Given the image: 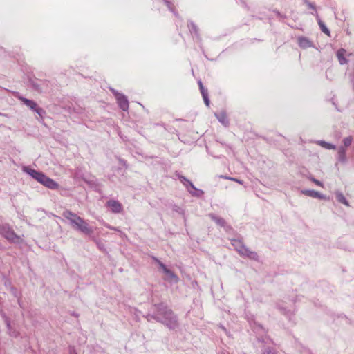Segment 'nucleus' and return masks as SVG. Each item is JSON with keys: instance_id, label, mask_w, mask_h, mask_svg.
Masks as SVG:
<instances>
[{"instance_id": "1", "label": "nucleus", "mask_w": 354, "mask_h": 354, "mask_svg": "<svg viewBox=\"0 0 354 354\" xmlns=\"http://www.w3.org/2000/svg\"><path fill=\"white\" fill-rule=\"evenodd\" d=\"M159 317L157 322L163 324L168 328L174 330L178 328V322L176 315L164 304H158Z\"/></svg>"}, {"instance_id": "2", "label": "nucleus", "mask_w": 354, "mask_h": 354, "mask_svg": "<svg viewBox=\"0 0 354 354\" xmlns=\"http://www.w3.org/2000/svg\"><path fill=\"white\" fill-rule=\"evenodd\" d=\"M23 171L49 189H55L59 187V185L54 180L48 177L42 172L28 168L27 167H24L23 168Z\"/></svg>"}, {"instance_id": "3", "label": "nucleus", "mask_w": 354, "mask_h": 354, "mask_svg": "<svg viewBox=\"0 0 354 354\" xmlns=\"http://www.w3.org/2000/svg\"><path fill=\"white\" fill-rule=\"evenodd\" d=\"M232 245L242 257H246L252 260L259 261V256L257 252L250 251L243 243L239 239H232Z\"/></svg>"}, {"instance_id": "4", "label": "nucleus", "mask_w": 354, "mask_h": 354, "mask_svg": "<svg viewBox=\"0 0 354 354\" xmlns=\"http://www.w3.org/2000/svg\"><path fill=\"white\" fill-rule=\"evenodd\" d=\"M0 234L12 243H20L23 241L22 238L16 234L12 228L7 223L0 225Z\"/></svg>"}, {"instance_id": "5", "label": "nucleus", "mask_w": 354, "mask_h": 354, "mask_svg": "<svg viewBox=\"0 0 354 354\" xmlns=\"http://www.w3.org/2000/svg\"><path fill=\"white\" fill-rule=\"evenodd\" d=\"M71 226L73 229L86 235H91L93 233V230L89 227L88 224L81 217L76 219V221H73V224Z\"/></svg>"}, {"instance_id": "6", "label": "nucleus", "mask_w": 354, "mask_h": 354, "mask_svg": "<svg viewBox=\"0 0 354 354\" xmlns=\"http://www.w3.org/2000/svg\"><path fill=\"white\" fill-rule=\"evenodd\" d=\"M178 178L180 182L187 187L188 192L194 196H201L203 194V192L201 189H198L195 187L193 183L186 178L183 176H178Z\"/></svg>"}, {"instance_id": "7", "label": "nucleus", "mask_w": 354, "mask_h": 354, "mask_svg": "<svg viewBox=\"0 0 354 354\" xmlns=\"http://www.w3.org/2000/svg\"><path fill=\"white\" fill-rule=\"evenodd\" d=\"M18 99L20 100L24 103V104H25L30 109L37 113L40 117H43V115L45 114V111L42 108L39 107L35 101L27 99L22 96H19Z\"/></svg>"}, {"instance_id": "8", "label": "nucleus", "mask_w": 354, "mask_h": 354, "mask_svg": "<svg viewBox=\"0 0 354 354\" xmlns=\"http://www.w3.org/2000/svg\"><path fill=\"white\" fill-rule=\"evenodd\" d=\"M117 102L120 108L124 111H127L129 109V101L127 97L123 94H117L116 98Z\"/></svg>"}, {"instance_id": "9", "label": "nucleus", "mask_w": 354, "mask_h": 354, "mask_svg": "<svg viewBox=\"0 0 354 354\" xmlns=\"http://www.w3.org/2000/svg\"><path fill=\"white\" fill-rule=\"evenodd\" d=\"M106 205L111 212L115 214L120 213L122 209L121 203L116 200H109Z\"/></svg>"}, {"instance_id": "10", "label": "nucleus", "mask_w": 354, "mask_h": 354, "mask_svg": "<svg viewBox=\"0 0 354 354\" xmlns=\"http://www.w3.org/2000/svg\"><path fill=\"white\" fill-rule=\"evenodd\" d=\"M337 160L342 164H345L347 162L346 149L344 147H339L337 149Z\"/></svg>"}, {"instance_id": "11", "label": "nucleus", "mask_w": 354, "mask_h": 354, "mask_svg": "<svg viewBox=\"0 0 354 354\" xmlns=\"http://www.w3.org/2000/svg\"><path fill=\"white\" fill-rule=\"evenodd\" d=\"M301 193L306 196H310L312 198H320V199L325 198V196L323 194H322L319 192L315 191L313 189H304V190H301Z\"/></svg>"}, {"instance_id": "12", "label": "nucleus", "mask_w": 354, "mask_h": 354, "mask_svg": "<svg viewBox=\"0 0 354 354\" xmlns=\"http://www.w3.org/2000/svg\"><path fill=\"white\" fill-rule=\"evenodd\" d=\"M62 215L66 219H67L69 221L71 225L73 224V221H76V219H78L80 217L77 216L76 214L69 210L64 211Z\"/></svg>"}, {"instance_id": "13", "label": "nucleus", "mask_w": 354, "mask_h": 354, "mask_svg": "<svg viewBox=\"0 0 354 354\" xmlns=\"http://www.w3.org/2000/svg\"><path fill=\"white\" fill-rule=\"evenodd\" d=\"M298 44L302 48H307L313 46L311 41L305 37H299L298 38Z\"/></svg>"}, {"instance_id": "14", "label": "nucleus", "mask_w": 354, "mask_h": 354, "mask_svg": "<svg viewBox=\"0 0 354 354\" xmlns=\"http://www.w3.org/2000/svg\"><path fill=\"white\" fill-rule=\"evenodd\" d=\"M188 27L190 32L194 35L197 39H200L199 30L197 26L192 21L188 22Z\"/></svg>"}, {"instance_id": "15", "label": "nucleus", "mask_w": 354, "mask_h": 354, "mask_svg": "<svg viewBox=\"0 0 354 354\" xmlns=\"http://www.w3.org/2000/svg\"><path fill=\"white\" fill-rule=\"evenodd\" d=\"M312 14L316 16V18L317 19V22H318V24H319V26L321 30L323 32H324L325 34H326L327 35L329 36L330 35V30L326 27L325 24L321 20V19L319 18V17L318 15V13L317 12H315V13H312Z\"/></svg>"}, {"instance_id": "16", "label": "nucleus", "mask_w": 354, "mask_h": 354, "mask_svg": "<svg viewBox=\"0 0 354 354\" xmlns=\"http://www.w3.org/2000/svg\"><path fill=\"white\" fill-rule=\"evenodd\" d=\"M209 216L218 225H219L221 227H225L226 223H225V220L223 218L217 216H216V215H214L213 214H209Z\"/></svg>"}, {"instance_id": "17", "label": "nucleus", "mask_w": 354, "mask_h": 354, "mask_svg": "<svg viewBox=\"0 0 354 354\" xmlns=\"http://www.w3.org/2000/svg\"><path fill=\"white\" fill-rule=\"evenodd\" d=\"M346 50L344 48H340L337 52V57L338 58L339 62L341 65L345 64L347 63V59L345 58Z\"/></svg>"}, {"instance_id": "18", "label": "nucleus", "mask_w": 354, "mask_h": 354, "mask_svg": "<svg viewBox=\"0 0 354 354\" xmlns=\"http://www.w3.org/2000/svg\"><path fill=\"white\" fill-rule=\"evenodd\" d=\"M164 273L165 274V275L167 276V280H169L172 282H178V276L174 274L171 270H170L169 269H167L165 270V271L164 272Z\"/></svg>"}, {"instance_id": "19", "label": "nucleus", "mask_w": 354, "mask_h": 354, "mask_svg": "<svg viewBox=\"0 0 354 354\" xmlns=\"http://www.w3.org/2000/svg\"><path fill=\"white\" fill-rule=\"evenodd\" d=\"M215 116L218 120L220 122H221L225 126H227L229 123L226 114L224 112H221L219 113H215Z\"/></svg>"}, {"instance_id": "20", "label": "nucleus", "mask_w": 354, "mask_h": 354, "mask_svg": "<svg viewBox=\"0 0 354 354\" xmlns=\"http://www.w3.org/2000/svg\"><path fill=\"white\" fill-rule=\"evenodd\" d=\"M335 196H336L337 200L339 203L346 205L347 207L349 206L348 201L346 200V198H345V196H344V194L341 192H335Z\"/></svg>"}, {"instance_id": "21", "label": "nucleus", "mask_w": 354, "mask_h": 354, "mask_svg": "<svg viewBox=\"0 0 354 354\" xmlns=\"http://www.w3.org/2000/svg\"><path fill=\"white\" fill-rule=\"evenodd\" d=\"M317 143L319 146H321L325 149H336V146L335 145L330 143V142H327L324 140H318V141H317Z\"/></svg>"}, {"instance_id": "22", "label": "nucleus", "mask_w": 354, "mask_h": 354, "mask_svg": "<svg viewBox=\"0 0 354 354\" xmlns=\"http://www.w3.org/2000/svg\"><path fill=\"white\" fill-rule=\"evenodd\" d=\"M155 307V313L154 314H148L146 316V318L147 321L151 322L152 319H155L157 321V317H159V312H158V304H156L154 306Z\"/></svg>"}, {"instance_id": "23", "label": "nucleus", "mask_w": 354, "mask_h": 354, "mask_svg": "<svg viewBox=\"0 0 354 354\" xmlns=\"http://www.w3.org/2000/svg\"><path fill=\"white\" fill-rule=\"evenodd\" d=\"M165 4L167 5L169 10L172 12L176 16H178V13L173 5L171 0H163Z\"/></svg>"}, {"instance_id": "24", "label": "nucleus", "mask_w": 354, "mask_h": 354, "mask_svg": "<svg viewBox=\"0 0 354 354\" xmlns=\"http://www.w3.org/2000/svg\"><path fill=\"white\" fill-rule=\"evenodd\" d=\"M352 141H353V138L351 136L344 138L342 140L343 144H344L343 147H344L345 149L346 147H348L349 146H351Z\"/></svg>"}, {"instance_id": "25", "label": "nucleus", "mask_w": 354, "mask_h": 354, "mask_svg": "<svg viewBox=\"0 0 354 354\" xmlns=\"http://www.w3.org/2000/svg\"><path fill=\"white\" fill-rule=\"evenodd\" d=\"M152 259L158 264L160 268L162 270L163 272L165 271V270L167 269L166 266L164 263H162L157 257H152Z\"/></svg>"}, {"instance_id": "26", "label": "nucleus", "mask_w": 354, "mask_h": 354, "mask_svg": "<svg viewBox=\"0 0 354 354\" xmlns=\"http://www.w3.org/2000/svg\"><path fill=\"white\" fill-rule=\"evenodd\" d=\"M303 1H304V3L306 4V6L309 8H310L316 12V7L313 3L310 2L308 0H303Z\"/></svg>"}, {"instance_id": "27", "label": "nucleus", "mask_w": 354, "mask_h": 354, "mask_svg": "<svg viewBox=\"0 0 354 354\" xmlns=\"http://www.w3.org/2000/svg\"><path fill=\"white\" fill-rule=\"evenodd\" d=\"M277 307L279 308V310L284 315H288V313H290V310H287L286 308L282 306H281L280 304H278L277 305Z\"/></svg>"}, {"instance_id": "28", "label": "nucleus", "mask_w": 354, "mask_h": 354, "mask_svg": "<svg viewBox=\"0 0 354 354\" xmlns=\"http://www.w3.org/2000/svg\"><path fill=\"white\" fill-rule=\"evenodd\" d=\"M262 354H277V353L274 349L267 348L263 351Z\"/></svg>"}, {"instance_id": "29", "label": "nucleus", "mask_w": 354, "mask_h": 354, "mask_svg": "<svg viewBox=\"0 0 354 354\" xmlns=\"http://www.w3.org/2000/svg\"><path fill=\"white\" fill-rule=\"evenodd\" d=\"M221 178H226V179H229V180H233V181H235L236 183H238L239 184H243V181L239 180V179H237V178H232V177H226V176H221Z\"/></svg>"}, {"instance_id": "30", "label": "nucleus", "mask_w": 354, "mask_h": 354, "mask_svg": "<svg viewBox=\"0 0 354 354\" xmlns=\"http://www.w3.org/2000/svg\"><path fill=\"white\" fill-rule=\"evenodd\" d=\"M310 180L312 182H313L315 185H318V186H320V187H323V183L322 182H320L319 180L315 179V178L313 177H310Z\"/></svg>"}, {"instance_id": "31", "label": "nucleus", "mask_w": 354, "mask_h": 354, "mask_svg": "<svg viewBox=\"0 0 354 354\" xmlns=\"http://www.w3.org/2000/svg\"><path fill=\"white\" fill-rule=\"evenodd\" d=\"M201 95L203 97L208 95L207 90L204 88V86H201V88H200Z\"/></svg>"}, {"instance_id": "32", "label": "nucleus", "mask_w": 354, "mask_h": 354, "mask_svg": "<svg viewBox=\"0 0 354 354\" xmlns=\"http://www.w3.org/2000/svg\"><path fill=\"white\" fill-rule=\"evenodd\" d=\"M203 98L204 102L206 104V106H209V100L208 95L204 96V97H203Z\"/></svg>"}, {"instance_id": "33", "label": "nucleus", "mask_w": 354, "mask_h": 354, "mask_svg": "<svg viewBox=\"0 0 354 354\" xmlns=\"http://www.w3.org/2000/svg\"><path fill=\"white\" fill-rule=\"evenodd\" d=\"M104 226L106 228H108V229L113 230H115V231H119L118 228L115 227H112V226H111L110 225H109L107 223L104 224Z\"/></svg>"}, {"instance_id": "34", "label": "nucleus", "mask_w": 354, "mask_h": 354, "mask_svg": "<svg viewBox=\"0 0 354 354\" xmlns=\"http://www.w3.org/2000/svg\"><path fill=\"white\" fill-rule=\"evenodd\" d=\"M69 354H77L74 347H69Z\"/></svg>"}, {"instance_id": "35", "label": "nucleus", "mask_w": 354, "mask_h": 354, "mask_svg": "<svg viewBox=\"0 0 354 354\" xmlns=\"http://www.w3.org/2000/svg\"><path fill=\"white\" fill-rule=\"evenodd\" d=\"M111 91H112V93L115 95V98H117V94H121L120 93L118 92L116 90H115L113 88H111Z\"/></svg>"}, {"instance_id": "36", "label": "nucleus", "mask_w": 354, "mask_h": 354, "mask_svg": "<svg viewBox=\"0 0 354 354\" xmlns=\"http://www.w3.org/2000/svg\"><path fill=\"white\" fill-rule=\"evenodd\" d=\"M10 333L12 336H14V337H17L18 335V333L16 332H13L12 333H11V332H10Z\"/></svg>"}, {"instance_id": "37", "label": "nucleus", "mask_w": 354, "mask_h": 354, "mask_svg": "<svg viewBox=\"0 0 354 354\" xmlns=\"http://www.w3.org/2000/svg\"><path fill=\"white\" fill-rule=\"evenodd\" d=\"M198 83L199 85V88H201V86H203L202 82L201 80H199Z\"/></svg>"}, {"instance_id": "38", "label": "nucleus", "mask_w": 354, "mask_h": 354, "mask_svg": "<svg viewBox=\"0 0 354 354\" xmlns=\"http://www.w3.org/2000/svg\"><path fill=\"white\" fill-rule=\"evenodd\" d=\"M256 330H257V331H258L259 330H263V328H262V326H261V325H259V326H257V328H256Z\"/></svg>"}, {"instance_id": "39", "label": "nucleus", "mask_w": 354, "mask_h": 354, "mask_svg": "<svg viewBox=\"0 0 354 354\" xmlns=\"http://www.w3.org/2000/svg\"><path fill=\"white\" fill-rule=\"evenodd\" d=\"M7 326H8V330H10V323H7Z\"/></svg>"}, {"instance_id": "40", "label": "nucleus", "mask_w": 354, "mask_h": 354, "mask_svg": "<svg viewBox=\"0 0 354 354\" xmlns=\"http://www.w3.org/2000/svg\"><path fill=\"white\" fill-rule=\"evenodd\" d=\"M12 290L13 292L15 293L16 290L13 289V288Z\"/></svg>"}, {"instance_id": "41", "label": "nucleus", "mask_w": 354, "mask_h": 354, "mask_svg": "<svg viewBox=\"0 0 354 354\" xmlns=\"http://www.w3.org/2000/svg\"><path fill=\"white\" fill-rule=\"evenodd\" d=\"M1 115V113H0V115Z\"/></svg>"}]
</instances>
